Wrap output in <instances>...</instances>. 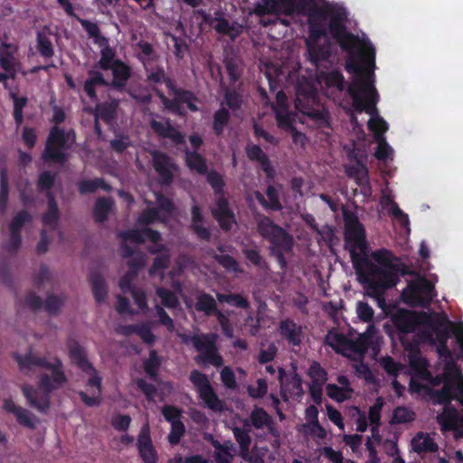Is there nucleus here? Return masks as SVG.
<instances>
[{"mask_svg":"<svg viewBox=\"0 0 463 463\" xmlns=\"http://www.w3.org/2000/svg\"><path fill=\"white\" fill-rule=\"evenodd\" d=\"M65 130L58 126L51 128L46 138L44 150L42 158L44 162H53L64 164L68 161L69 156L65 150L70 149L71 146L66 144Z\"/></svg>","mask_w":463,"mask_h":463,"instance_id":"f8f14e48","label":"nucleus"},{"mask_svg":"<svg viewBox=\"0 0 463 463\" xmlns=\"http://www.w3.org/2000/svg\"><path fill=\"white\" fill-rule=\"evenodd\" d=\"M151 155L153 167L158 175L159 183L162 185H170L174 181L172 169H175L176 165L172 161L171 157L164 152L155 150Z\"/></svg>","mask_w":463,"mask_h":463,"instance_id":"2eb2a0df","label":"nucleus"},{"mask_svg":"<svg viewBox=\"0 0 463 463\" xmlns=\"http://www.w3.org/2000/svg\"><path fill=\"white\" fill-rule=\"evenodd\" d=\"M161 366V358L156 350L149 352L148 358L144 361V371L152 379L158 377L159 367Z\"/></svg>","mask_w":463,"mask_h":463,"instance_id":"a18cd8bd","label":"nucleus"},{"mask_svg":"<svg viewBox=\"0 0 463 463\" xmlns=\"http://www.w3.org/2000/svg\"><path fill=\"white\" fill-rule=\"evenodd\" d=\"M156 295L160 298L162 305L167 308H175L179 304L175 294L168 288H158Z\"/></svg>","mask_w":463,"mask_h":463,"instance_id":"bf43d9fd","label":"nucleus"},{"mask_svg":"<svg viewBox=\"0 0 463 463\" xmlns=\"http://www.w3.org/2000/svg\"><path fill=\"white\" fill-rule=\"evenodd\" d=\"M14 359L17 362L20 370L25 373L30 374L35 368H44L51 371L52 375L48 373H42L39 376V387L43 392L41 395L39 392L32 385L24 384L22 387V392L26 398L28 404L45 413L50 408V394L61 388L67 383L68 379L63 371V364L58 357L53 358V362H48L43 356H38L32 352L22 355L20 354H14Z\"/></svg>","mask_w":463,"mask_h":463,"instance_id":"7ed1b4c3","label":"nucleus"},{"mask_svg":"<svg viewBox=\"0 0 463 463\" xmlns=\"http://www.w3.org/2000/svg\"><path fill=\"white\" fill-rule=\"evenodd\" d=\"M109 70L113 75L111 86L117 90L125 88L132 74L130 66L120 60L115 61V64Z\"/></svg>","mask_w":463,"mask_h":463,"instance_id":"393cba45","label":"nucleus"},{"mask_svg":"<svg viewBox=\"0 0 463 463\" xmlns=\"http://www.w3.org/2000/svg\"><path fill=\"white\" fill-rule=\"evenodd\" d=\"M386 311L380 307L383 313L391 317V321L395 327L398 338L407 351L414 349L415 345L409 341L408 335L415 333L420 326H424L430 318V314L426 312H416L405 308H399L395 313L392 314L393 306L387 304Z\"/></svg>","mask_w":463,"mask_h":463,"instance_id":"20e7f679","label":"nucleus"},{"mask_svg":"<svg viewBox=\"0 0 463 463\" xmlns=\"http://www.w3.org/2000/svg\"><path fill=\"white\" fill-rule=\"evenodd\" d=\"M192 223L191 229L196 234V236L205 241H209L211 239V232L208 228L202 225L203 222V216L202 210L199 205L194 204L191 209Z\"/></svg>","mask_w":463,"mask_h":463,"instance_id":"c85d7f7f","label":"nucleus"},{"mask_svg":"<svg viewBox=\"0 0 463 463\" xmlns=\"http://www.w3.org/2000/svg\"><path fill=\"white\" fill-rule=\"evenodd\" d=\"M185 433V426L182 420H175L171 423V430L167 437L171 445H177Z\"/></svg>","mask_w":463,"mask_h":463,"instance_id":"338daca9","label":"nucleus"},{"mask_svg":"<svg viewBox=\"0 0 463 463\" xmlns=\"http://www.w3.org/2000/svg\"><path fill=\"white\" fill-rule=\"evenodd\" d=\"M272 416L263 408L255 406L250 414V420L243 421L244 427L252 426L256 430H263L265 426L271 424Z\"/></svg>","mask_w":463,"mask_h":463,"instance_id":"c756f323","label":"nucleus"},{"mask_svg":"<svg viewBox=\"0 0 463 463\" xmlns=\"http://www.w3.org/2000/svg\"><path fill=\"white\" fill-rule=\"evenodd\" d=\"M47 211L43 214L42 222L45 227L54 231L58 226L60 210L52 192L47 194Z\"/></svg>","mask_w":463,"mask_h":463,"instance_id":"bb28decb","label":"nucleus"},{"mask_svg":"<svg viewBox=\"0 0 463 463\" xmlns=\"http://www.w3.org/2000/svg\"><path fill=\"white\" fill-rule=\"evenodd\" d=\"M49 29L44 27L36 33V48L38 52L44 59H50L54 55V48L48 34Z\"/></svg>","mask_w":463,"mask_h":463,"instance_id":"72a5a7b5","label":"nucleus"},{"mask_svg":"<svg viewBox=\"0 0 463 463\" xmlns=\"http://www.w3.org/2000/svg\"><path fill=\"white\" fill-rule=\"evenodd\" d=\"M132 146L129 136L125 134H116V137L109 143L110 148L118 154L123 153Z\"/></svg>","mask_w":463,"mask_h":463,"instance_id":"13d9d810","label":"nucleus"},{"mask_svg":"<svg viewBox=\"0 0 463 463\" xmlns=\"http://www.w3.org/2000/svg\"><path fill=\"white\" fill-rule=\"evenodd\" d=\"M233 436L240 447V454L241 458L246 459L250 456V448L251 445V438L250 430L246 428L235 427L232 430Z\"/></svg>","mask_w":463,"mask_h":463,"instance_id":"e433bc0d","label":"nucleus"},{"mask_svg":"<svg viewBox=\"0 0 463 463\" xmlns=\"http://www.w3.org/2000/svg\"><path fill=\"white\" fill-rule=\"evenodd\" d=\"M118 102L116 99L105 101L96 106L94 115L107 124H111L117 118Z\"/></svg>","mask_w":463,"mask_h":463,"instance_id":"2f4dec72","label":"nucleus"},{"mask_svg":"<svg viewBox=\"0 0 463 463\" xmlns=\"http://www.w3.org/2000/svg\"><path fill=\"white\" fill-rule=\"evenodd\" d=\"M90 283L95 300L98 303L103 302L108 295V289L102 275L99 272H91L90 275Z\"/></svg>","mask_w":463,"mask_h":463,"instance_id":"ea45409f","label":"nucleus"},{"mask_svg":"<svg viewBox=\"0 0 463 463\" xmlns=\"http://www.w3.org/2000/svg\"><path fill=\"white\" fill-rule=\"evenodd\" d=\"M10 98L14 102V119L17 127L21 126L24 122V109L27 104L28 99L25 96L18 97L15 92L9 93Z\"/></svg>","mask_w":463,"mask_h":463,"instance_id":"49530a36","label":"nucleus"},{"mask_svg":"<svg viewBox=\"0 0 463 463\" xmlns=\"http://www.w3.org/2000/svg\"><path fill=\"white\" fill-rule=\"evenodd\" d=\"M194 307L197 311L203 312L206 316H213L219 311L215 299L208 293L200 294Z\"/></svg>","mask_w":463,"mask_h":463,"instance_id":"79ce46f5","label":"nucleus"},{"mask_svg":"<svg viewBox=\"0 0 463 463\" xmlns=\"http://www.w3.org/2000/svg\"><path fill=\"white\" fill-rule=\"evenodd\" d=\"M189 379L195 387L200 399L203 401L207 408L219 412L224 410L223 402L214 392L206 374L194 369L191 372Z\"/></svg>","mask_w":463,"mask_h":463,"instance_id":"ddd939ff","label":"nucleus"},{"mask_svg":"<svg viewBox=\"0 0 463 463\" xmlns=\"http://www.w3.org/2000/svg\"><path fill=\"white\" fill-rule=\"evenodd\" d=\"M230 119L231 113L229 109L223 106H221V108L214 112L213 118V131L217 137H221L223 134Z\"/></svg>","mask_w":463,"mask_h":463,"instance_id":"a19ab883","label":"nucleus"},{"mask_svg":"<svg viewBox=\"0 0 463 463\" xmlns=\"http://www.w3.org/2000/svg\"><path fill=\"white\" fill-rule=\"evenodd\" d=\"M242 253L246 260L260 269H266L268 264L263 257L260 255V250L255 245L252 248H243Z\"/></svg>","mask_w":463,"mask_h":463,"instance_id":"864d4df0","label":"nucleus"},{"mask_svg":"<svg viewBox=\"0 0 463 463\" xmlns=\"http://www.w3.org/2000/svg\"><path fill=\"white\" fill-rule=\"evenodd\" d=\"M428 395L434 403L444 406L442 412L437 417L438 422L442 429L445 430H457L460 427V415L457 409L451 405L453 400H449L448 402H438L434 394Z\"/></svg>","mask_w":463,"mask_h":463,"instance_id":"a211bd4d","label":"nucleus"},{"mask_svg":"<svg viewBox=\"0 0 463 463\" xmlns=\"http://www.w3.org/2000/svg\"><path fill=\"white\" fill-rule=\"evenodd\" d=\"M266 195L268 197V200L260 192H255V198L263 208L274 212H279L282 210L283 206L280 203L279 193L273 185H269L267 187Z\"/></svg>","mask_w":463,"mask_h":463,"instance_id":"cd10ccee","label":"nucleus"},{"mask_svg":"<svg viewBox=\"0 0 463 463\" xmlns=\"http://www.w3.org/2000/svg\"><path fill=\"white\" fill-rule=\"evenodd\" d=\"M245 153L250 161L259 163L261 170L266 174L268 178L273 179L275 177V169L268 155L259 145L248 144L245 147Z\"/></svg>","mask_w":463,"mask_h":463,"instance_id":"4be33fe9","label":"nucleus"},{"mask_svg":"<svg viewBox=\"0 0 463 463\" xmlns=\"http://www.w3.org/2000/svg\"><path fill=\"white\" fill-rule=\"evenodd\" d=\"M435 296L434 285L424 277L410 281L402 293L404 303L417 307H428Z\"/></svg>","mask_w":463,"mask_h":463,"instance_id":"9b49d317","label":"nucleus"},{"mask_svg":"<svg viewBox=\"0 0 463 463\" xmlns=\"http://www.w3.org/2000/svg\"><path fill=\"white\" fill-rule=\"evenodd\" d=\"M306 115L313 120L317 128L332 130V125L330 121V114L325 108L321 109H312L306 112Z\"/></svg>","mask_w":463,"mask_h":463,"instance_id":"37998d69","label":"nucleus"},{"mask_svg":"<svg viewBox=\"0 0 463 463\" xmlns=\"http://www.w3.org/2000/svg\"><path fill=\"white\" fill-rule=\"evenodd\" d=\"M149 126L154 134L161 139H169L174 145L185 144V136L175 128L168 118H164L157 113H152Z\"/></svg>","mask_w":463,"mask_h":463,"instance_id":"4468645a","label":"nucleus"},{"mask_svg":"<svg viewBox=\"0 0 463 463\" xmlns=\"http://www.w3.org/2000/svg\"><path fill=\"white\" fill-rule=\"evenodd\" d=\"M214 260L228 271H240L238 261L231 255L228 254H214L213 255Z\"/></svg>","mask_w":463,"mask_h":463,"instance_id":"e2e57ef3","label":"nucleus"},{"mask_svg":"<svg viewBox=\"0 0 463 463\" xmlns=\"http://www.w3.org/2000/svg\"><path fill=\"white\" fill-rule=\"evenodd\" d=\"M206 182L217 196L215 207L212 210V215L223 232H230L232 226L237 223V221L228 199L224 196L225 181L223 176L219 172L211 170L206 173Z\"/></svg>","mask_w":463,"mask_h":463,"instance_id":"39448f33","label":"nucleus"},{"mask_svg":"<svg viewBox=\"0 0 463 463\" xmlns=\"http://www.w3.org/2000/svg\"><path fill=\"white\" fill-rule=\"evenodd\" d=\"M55 180L56 174L44 171L38 177L37 187L40 191H45L47 194L49 192H52L51 190L54 185Z\"/></svg>","mask_w":463,"mask_h":463,"instance_id":"774afa93","label":"nucleus"},{"mask_svg":"<svg viewBox=\"0 0 463 463\" xmlns=\"http://www.w3.org/2000/svg\"><path fill=\"white\" fill-rule=\"evenodd\" d=\"M192 342L194 348L201 353H204L206 350H209L215 345L214 338L208 334L194 335Z\"/></svg>","mask_w":463,"mask_h":463,"instance_id":"4d7b16f0","label":"nucleus"},{"mask_svg":"<svg viewBox=\"0 0 463 463\" xmlns=\"http://www.w3.org/2000/svg\"><path fill=\"white\" fill-rule=\"evenodd\" d=\"M215 14L216 22L213 29L217 33L229 36L231 40L234 41L242 33V25L238 22L230 23L229 20L222 16L220 12Z\"/></svg>","mask_w":463,"mask_h":463,"instance_id":"b1692460","label":"nucleus"},{"mask_svg":"<svg viewBox=\"0 0 463 463\" xmlns=\"http://www.w3.org/2000/svg\"><path fill=\"white\" fill-rule=\"evenodd\" d=\"M318 413L316 405H309L305 411L306 419L308 421L307 426L311 429V432H315L317 430L318 431L317 436L323 439L326 436V430L318 421Z\"/></svg>","mask_w":463,"mask_h":463,"instance_id":"c03bdc74","label":"nucleus"},{"mask_svg":"<svg viewBox=\"0 0 463 463\" xmlns=\"http://www.w3.org/2000/svg\"><path fill=\"white\" fill-rule=\"evenodd\" d=\"M184 157L187 166L200 175H206L208 166L205 158L197 151H184Z\"/></svg>","mask_w":463,"mask_h":463,"instance_id":"4c0bfd02","label":"nucleus"},{"mask_svg":"<svg viewBox=\"0 0 463 463\" xmlns=\"http://www.w3.org/2000/svg\"><path fill=\"white\" fill-rule=\"evenodd\" d=\"M170 263V254L169 252H165L162 254L157 255L153 261V264L151 265L148 272L149 275L155 276L159 271H164L165 269L168 268Z\"/></svg>","mask_w":463,"mask_h":463,"instance_id":"680f3d73","label":"nucleus"},{"mask_svg":"<svg viewBox=\"0 0 463 463\" xmlns=\"http://www.w3.org/2000/svg\"><path fill=\"white\" fill-rule=\"evenodd\" d=\"M330 16V8L328 7H317L313 11L308 19L309 27V38L315 43L326 36L327 30L326 27V22Z\"/></svg>","mask_w":463,"mask_h":463,"instance_id":"dca6fc26","label":"nucleus"},{"mask_svg":"<svg viewBox=\"0 0 463 463\" xmlns=\"http://www.w3.org/2000/svg\"><path fill=\"white\" fill-rule=\"evenodd\" d=\"M340 48L349 53L346 60L345 70L356 77L347 86V93L352 98L354 109L362 113L377 114L376 104L379 94L374 86L375 49L370 42H363L359 50L361 60L354 56L359 37L347 30L335 40Z\"/></svg>","mask_w":463,"mask_h":463,"instance_id":"f03ea898","label":"nucleus"},{"mask_svg":"<svg viewBox=\"0 0 463 463\" xmlns=\"http://www.w3.org/2000/svg\"><path fill=\"white\" fill-rule=\"evenodd\" d=\"M427 321L428 323L424 324L426 328L417 333V338L430 345L448 343L454 326L448 316L445 313L430 315Z\"/></svg>","mask_w":463,"mask_h":463,"instance_id":"6e6552de","label":"nucleus"},{"mask_svg":"<svg viewBox=\"0 0 463 463\" xmlns=\"http://www.w3.org/2000/svg\"><path fill=\"white\" fill-rule=\"evenodd\" d=\"M195 360H196L197 363L207 362V363H209V364H211L213 365H215V366H220V365L222 364V358L218 354L216 345H214L213 347L210 348L209 350H206L203 354L198 355L195 358Z\"/></svg>","mask_w":463,"mask_h":463,"instance_id":"69168bd1","label":"nucleus"},{"mask_svg":"<svg viewBox=\"0 0 463 463\" xmlns=\"http://www.w3.org/2000/svg\"><path fill=\"white\" fill-rule=\"evenodd\" d=\"M411 448L418 454L438 450V445L434 439L429 434L423 432H419L412 438Z\"/></svg>","mask_w":463,"mask_h":463,"instance_id":"473e14b6","label":"nucleus"},{"mask_svg":"<svg viewBox=\"0 0 463 463\" xmlns=\"http://www.w3.org/2000/svg\"><path fill=\"white\" fill-rule=\"evenodd\" d=\"M9 186L7 173L5 168H2L0 173V214H3L6 210Z\"/></svg>","mask_w":463,"mask_h":463,"instance_id":"5fc2aeb1","label":"nucleus"},{"mask_svg":"<svg viewBox=\"0 0 463 463\" xmlns=\"http://www.w3.org/2000/svg\"><path fill=\"white\" fill-rule=\"evenodd\" d=\"M80 23L88 33L89 37L94 39V43L96 44L106 43L109 42L107 37L101 35L100 29L96 23L86 19H80Z\"/></svg>","mask_w":463,"mask_h":463,"instance_id":"09e8293b","label":"nucleus"},{"mask_svg":"<svg viewBox=\"0 0 463 463\" xmlns=\"http://www.w3.org/2000/svg\"><path fill=\"white\" fill-rule=\"evenodd\" d=\"M139 457L144 463H157L158 454L153 445L148 424L142 426L137 440Z\"/></svg>","mask_w":463,"mask_h":463,"instance_id":"f3484780","label":"nucleus"},{"mask_svg":"<svg viewBox=\"0 0 463 463\" xmlns=\"http://www.w3.org/2000/svg\"><path fill=\"white\" fill-rule=\"evenodd\" d=\"M345 249L348 250L353 267L365 295L374 300L378 307L386 311L385 291L395 287L401 276L414 272L387 249L372 252L376 265L367 257L368 244L365 230L355 215L347 216L345 222Z\"/></svg>","mask_w":463,"mask_h":463,"instance_id":"f257e3e1","label":"nucleus"},{"mask_svg":"<svg viewBox=\"0 0 463 463\" xmlns=\"http://www.w3.org/2000/svg\"><path fill=\"white\" fill-rule=\"evenodd\" d=\"M257 229L260 236L271 244L270 251L292 250L293 236L276 224L269 217L263 215L257 222Z\"/></svg>","mask_w":463,"mask_h":463,"instance_id":"1a4fd4ad","label":"nucleus"},{"mask_svg":"<svg viewBox=\"0 0 463 463\" xmlns=\"http://www.w3.org/2000/svg\"><path fill=\"white\" fill-rule=\"evenodd\" d=\"M225 104L228 109H232V111L239 110L242 105V97L241 95L236 91L232 90H226L223 96V102L222 106Z\"/></svg>","mask_w":463,"mask_h":463,"instance_id":"6e6d98bb","label":"nucleus"},{"mask_svg":"<svg viewBox=\"0 0 463 463\" xmlns=\"http://www.w3.org/2000/svg\"><path fill=\"white\" fill-rule=\"evenodd\" d=\"M307 374L311 378V383H318L320 384H325L328 379L327 372L317 361H313L311 363Z\"/></svg>","mask_w":463,"mask_h":463,"instance_id":"603ef678","label":"nucleus"},{"mask_svg":"<svg viewBox=\"0 0 463 463\" xmlns=\"http://www.w3.org/2000/svg\"><path fill=\"white\" fill-rule=\"evenodd\" d=\"M325 84L327 88H335L339 92L345 90V80L344 75L337 70H333L324 74Z\"/></svg>","mask_w":463,"mask_h":463,"instance_id":"de8ad7c7","label":"nucleus"},{"mask_svg":"<svg viewBox=\"0 0 463 463\" xmlns=\"http://www.w3.org/2000/svg\"><path fill=\"white\" fill-rule=\"evenodd\" d=\"M80 194H89L95 193L98 189L110 192L112 187L103 178L84 179L77 184Z\"/></svg>","mask_w":463,"mask_h":463,"instance_id":"c9c22d12","label":"nucleus"},{"mask_svg":"<svg viewBox=\"0 0 463 463\" xmlns=\"http://www.w3.org/2000/svg\"><path fill=\"white\" fill-rule=\"evenodd\" d=\"M308 60L315 65L318 66L321 61H328L331 57L330 44H317L311 40L307 41Z\"/></svg>","mask_w":463,"mask_h":463,"instance_id":"a878e982","label":"nucleus"},{"mask_svg":"<svg viewBox=\"0 0 463 463\" xmlns=\"http://www.w3.org/2000/svg\"><path fill=\"white\" fill-rule=\"evenodd\" d=\"M100 59L95 65L96 68H99L103 71H109L115 64V61H120L116 58V51L113 47L109 46V42L106 43H99Z\"/></svg>","mask_w":463,"mask_h":463,"instance_id":"58836bf2","label":"nucleus"},{"mask_svg":"<svg viewBox=\"0 0 463 463\" xmlns=\"http://www.w3.org/2000/svg\"><path fill=\"white\" fill-rule=\"evenodd\" d=\"M352 392V388L340 387L335 383H328L326 385V393L328 397L337 402H343L348 400Z\"/></svg>","mask_w":463,"mask_h":463,"instance_id":"8fccbe9b","label":"nucleus"},{"mask_svg":"<svg viewBox=\"0 0 463 463\" xmlns=\"http://www.w3.org/2000/svg\"><path fill=\"white\" fill-rule=\"evenodd\" d=\"M415 420L414 411L406 407H397L393 411L392 422L395 424H402L411 422Z\"/></svg>","mask_w":463,"mask_h":463,"instance_id":"052dcab7","label":"nucleus"},{"mask_svg":"<svg viewBox=\"0 0 463 463\" xmlns=\"http://www.w3.org/2000/svg\"><path fill=\"white\" fill-rule=\"evenodd\" d=\"M325 345H329L336 354H345V351L358 352L357 343L342 333L331 329L325 336Z\"/></svg>","mask_w":463,"mask_h":463,"instance_id":"412c9836","label":"nucleus"},{"mask_svg":"<svg viewBox=\"0 0 463 463\" xmlns=\"http://www.w3.org/2000/svg\"><path fill=\"white\" fill-rule=\"evenodd\" d=\"M114 206L111 197H99L93 207V217L97 222H104Z\"/></svg>","mask_w":463,"mask_h":463,"instance_id":"f704fd0d","label":"nucleus"},{"mask_svg":"<svg viewBox=\"0 0 463 463\" xmlns=\"http://www.w3.org/2000/svg\"><path fill=\"white\" fill-rule=\"evenodd\" d=\"M18 45L16 43L1 41L0 43V66L7 73L12 80L16 77V67L20 64L16 54L18 52Z\"/></svg>","mask_w":463,"mask_h":463,"instance_id":"6ab92c4d","label":"nucleus"},{"mask_svg":"<svg viewBox=\"0 0 463 463\" xmlns=\"http://www.w3.org/2000/svg\"><path fill=\"white\" fill-rule=\"evenodd\" d=\"M217 299L222 303H228L239 308L247 309L250 307V303L244 296L241 294H222L216 295Z\"/></svg>","mask_w":463,"mask_h":463,"instance_id":"3c124183","label":"nucleus"},{"mask_svg":"<svg viewBox=\"0 0 463 463\" xmlns=\"http://www.w3.org/2000/svg\"><path fill=\"white\" fill-rule=\"evenodd\" d=\"M345 18L346 15L345 12L330 8V16L328 17L329 23L326 30L334 40L347 30L345 25Z\"/></svg>","mask_w":463,"mask_h":463,"instance_id":"7c9ffc66","label":"nucleus"},{"mask_svg":"<svg viewBox=\"0 0 463 463\" xmlns=\"http://www.w3.org/2000/svg\"><path fill=\"white\" fill-rule=\"evenodd\" d=\"M163 83L165 84L169 93L174 96L173 99L166 97L159 89L155 88L154 91L165 109L181 118L187 115L186 109L182 106L183 104H185L192 112L199 110V107L196 105L198 98L192 90L178 88L175 80L168 76H165Z\"/></svg>","mask_w":463,"mask_h":463,"instance_id":"0eeeda50","label":"nucleus"},{"mask_svg":"<svg viewBox=\"0 0 463 463\" xmlns=\"http://www.w3.org/2000/svg\"><path fill=\"white\" fill-rule=\"evenodd\" d=\"M67 348L71 363L82 373L90 375L87 381V386L95 387L99 394L102 388V378L99 376L92 363L89 361L85 348L73 337L68 338Z\"/></svg>","mask_w":463,"mask_h":463,"instance_id":"9d476101","label":"nucleus"},{"mask_svg":"<svg viewBox=\"0 0 463 463\" xmlns=\"http://www.w3.org/2000/svg\"><path fill=\"white\" fill-rule=\"evenodd\" d=\"M163 83L165 84L169 93L174 96L173 99L166 97L159 89L155 88L154 91L165 109L181 118L187 115L186 109L182 106L183 104H185L192 112L199 110V107L196 105L198 98L192 90L178 88L175 80L168 76H165Z\"/></svg>","mask_w":463,"mask_h":463,"instance_id":"423d86ee","label":"nucleus"},{"mask_svg":"<svg viewBox=\"0 0 463 463\" xmlns=\"http://www.w3.org/2000/svg\"><path fill=\"white\" fill-rule=\"evenodd\" d=\"M345 173L348 177L354 179L356 184L361 187L364 195L371 194L368 169L359 159L356 160L355 165H348L345 168Z\"/></svg>","mask_w":463,"mask_h":463,"instance_id":"5701e85b","label":"nucleus"},{"mask_svg":"<svg viewBox=\"0 0 463 463\" xmlns=\"http://www.w3.org/2000/svg\"><path fill=\"white\" fill-rule=\"evenodd\" d=\"M278 331L282 339L292 346H299L305 337L303 326L289 317L279 322Z\"/></svg>","mask_w":463,"mask_h":463,"instance_id":"aec40b11","label":"nucleus"},{"mask_svg":"<svg viewBox=\"0 0 463 463\" xmlns=\"http://www.w3.org/2000/svg\"><path fill=\"white\" fill-rule=\"evenodd\" d=\"M283 0H262L261 5L256 6L260 15L267 14H277L280 11Z\"/></svg>","mask_w":463,"mask_h":463,"instance_id":"0e129e2a","label":"nucleus"}]
</instances>
